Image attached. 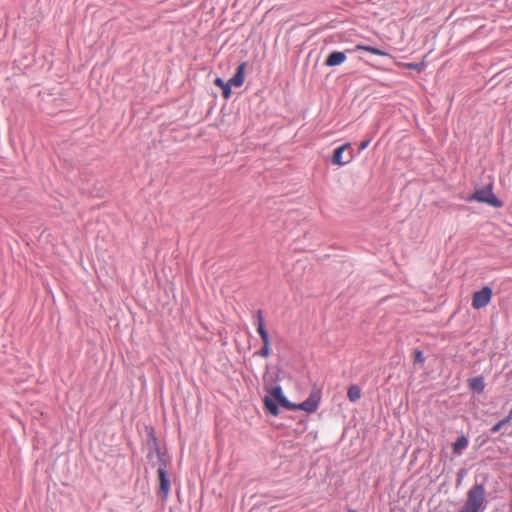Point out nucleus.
Returning <instances> with one entry per match:
<instances>
[{"label":"nucleus","instance_id":"nucleus-24","mask_svg":"<svg viewBox=\"0 0 512 512\" xmlns=\"http://www.w3.org/2000/svg\"><path fill=\"white\" fill-rule=\"evenodd\" d=\"M348 512H358V511L353 510V509H349Z\"/></svg>","mask_w":512,"mask_h":512},{"label":"nucleus","instance_id":"nucleus-1","mask_svg":"<svg viewBox=\"0 0 512 512\" xmlns=\"http://www.w3.org/2000/svg\"><path fill=\"white\" fill-rule=\"evenodd\" d=\"M487 508L484 483H475L466 494L465 502L458 512H484Z\"/></svg>","mask_w":512,"mask_h":512},{"label":"nucleus","instance_id":"nucleus-5","mask_svg":"<svg viewBox=\"0 0 512 512\" xmlns=\"http://www.w3.org/2000/svg\"><path fill=\"white\" fill-rule=\"evenodd\" d=\"M254 317L256 318L257 322V332L260 335L261 340L263 342V347L259 351L255 352V355L266 358L270 355L271 350L269 334L265 328L262 310H257Z\"/></svg>","mask_w":512,"mask_h":512},{"label":"nucleus","instance_id":"nucleus-21","mask_svg":"<svg viewBox=\"0 0 512 512\" xmlns=\"http://www.w3.org/2000/svg\"><path fill=\"white\" fill-rule=\"evenodd\" d=\"M511 420H512V417L510 416V412H509V413H508V415H507L504 419H502V420H500V421H501V423L503 424V426H505V425H506V424H508Z\"/></svg>","mask_w":512,"mask_h":512},{"label":"nucleus","instance_id":"nucleus-10","mask_svg":"<svg viewBox=\"0 0 512 512\" xmlns=\"http://www.w3.org/2000/svg\"><path fill=\"white\" fill-rule=\"evenodd\" d=\"M469 389L474 392L481 394L485 389V381L483 376H476L468 380Z\"/></svg>","mask_w":512,"mask_h":512},{"label":"nucleus","instance_id":"nucleus-6","mask_svg":"<svg viewBox=\"0 0 512 512\" xmlns=\"http://www.w3.org/2000/svg\"><path fill=\"white\" fill-rule=\"evenodd\" d=\"M492 289L489 286H484L481 290L474 292L472 296V307L474 309H481L486 307L492 299Z\"/></svg>","mask_w":512,"mask_h":512},{"label":"nucleus","instance_id":"nucleus-22","mask_svg":"<svg viewBox=\"0 0 512 512\" xmlns=\"http://www.w3.org/2000/svg\"><path fill=\"white\" fill-rule=\"evenodd\" d=\"M226 84H227V85H229L230 87H232V86L240 87V86L237 84V82H235V81L233 80V78H232V77H231V78L226 82Z\"/></svg>","mask_w":512,"mask_h":512},{"label":"nucleus","instance_id":"nucleus-12","mask_svg":"<svg viewBox=\"0 0 512 512\" xmlns=\"http://www.w3.org/2000/svg\"><path fill=\"white\" fill-rule=\"evenodd\" d=\"M355 50H364L375 55L391 57L390 54L385 52L384 50L369 45L358 44L355 46Z\"/></svg>","mask_w":512,"mask_h":512},{"label":"nucleus","instance_id":"nucleus-20","mask_svg":"<svg viewBox=\"0 0 512 512\" xmlns=\"http://www.w3.org/2000/svg\"><path fill=\"white\" fill-rule=\"evenodd\" d=\"M369 143H370L369 139L362 141L359 145V151L366 149L368 147Z\"/></svg>","mask_w":512,"mask_h":512},{"label":"nucleus","instance_id":"nucleus-16","mask_svg":"<svg viewBox=\"0 0 512 512\" xmlns=\"http://www.w3.org/2000/svg\"><path fill=\"white\" fill-rule=\"evenodd\" d=\"M466 473H467V471L464 468H461V469L458 470V472H457V479H456L457 486L461 484V482H462L464 476L466 475Z\"/></svg>","mask_w":512,"mask_h":512},{"label":"nucleus","instance_id":"nucleus-17","mask_svg":"<svg viewBox=\"0 0 512 512\" xmlns=\"http://www.w3.org/2000/svg\"><path fill=\"white\" fill-rule=\"evenodd\" d=\"M222 95L225 99H229L232 95L231 87L227 84L222 88Z\"/></svg>","mask_w":512,"mask_h":512},{"label":"nucleus","instance_id":"nucleus-2","mask_svg":"<svg viewBox=\"0 0 512 512\" xmlns=\"http://www.w3.org/2000/svg\"><path fill=\"white\" fill-rule=\"evenodd\" d=\"M266 391L270 396H265L263 399L265 409L273 416L279 415V406L287 410H296V404L290 402L283 394L281 386L266 387Z\"/></svg>","mask_w":512,"mask_h":512},{"label":"nucleus","instance_id":"nucleus-3","mask_svg":"<svg viewBox=\"0 0 512 512\" xmlns=\"http://www.w3.org/2000/svg\"><path fill=\"white\" fill-rule=\"evenodd\" d=\"M153 445L155 453L157 454L159 460V467L157 470L158 479H159V490L158 495L165 500L170 491V480L167 474V461L164 458V454L161 452V449L157 443L156 437L152 436Z\"/></svg>","mask_w":512,"mask_h":512},{"label":"nucleus","instance_id":"nucleus-19","mask_svg":"<svg viewBox=\"0 0 512 512\" xmlns=\"http://www.w3.org/2000/svg\"><path fill=\"white\" fill-rule=\"evenodd\" d=\"M214 84L217 86V87H220L221 89L225 86L226 82L220 78V77H217L215 80H214Z\"/></svg>","mask_w":512,"mask_h":512},{"label":"nucleus","instance_id":"nucleus-4","mask_svg":"<svg viewBox=\"0 0 512 512\" xmlns=\"http://www.w3.org/2000/svg\"><path fill=\"white\" fill-rule=\"evenodd\" d=\"M466 200L469 202L476 201L485 203L494 208H501L503 206V202L493 193L492 184H488L481 189H476Z\"/></svg>","mask_w":512,"mask_h":512},{"label":"nucleus","instance_id":"nucleus-23","mask_svg":"<svg viewBox=\"0 0 512 512\" xmlns=\"http://www.w3.org/2000/svg\"><path fill=\"white\" fill-rule=\"evenodd\" d=\"M417 67H418V65H416V64H410L409 65V68H412V69H416Z\"/></svg>","mask_w":512,"mask_h":512},{"label":"nucleus","instance_id":"nucleus-14","mask_svg":"<svg viewBox=\"0 0 512 512\" xmlns=\"http://www.w3.org/2000/svg\"><path fill=\"white\" fill-rule=\"evenodd\" d=\"M347 397L351 402H357L361 398L360 387L356 384L350 385L347 391Z\"/></svg>","mask_w":512,"mask_h":512},{"label":"nucleus","instance_id":"nucleus-15","mask_svg":"<svg viewBox=\"0 0 512 512\" xmlns=\"http://www.w3.org/2000/svg\"><path fill=\"white\" fill-rule=\"evenodd\" d=\"M413 354H414V363L417 364H423L424 361H425V357L423 355V352L419 349H415L413 351Z\"/></svg>","mask_w":512,"mask_h":512},{"label":"nucleus","instance_id":"nucleus-8","mask_svg":"<svg viewBox=\"0 0 512 512\" xmlns=\"http://www.w3.org/2000/svg\"><path fill=\"white\" fill-rule=\"evenodd\" d=\"M320 403V395L318 393L312 392L309 397L300 404H296V410H303L308 413L315 412Z\"/></svg>","mask_w":512,"mask_h":512},{"label":"nucleus","instance_id":"nucleus-13","mask_svg":"<svg viewBox=\"0 0 512 512\" xmlns=\"http://www.w3.org/2000/svg\"><path fill=\"white\" fill-rule=\"evenodd\" d=\"M247 67V62H242L236 69L235 74L233 75V80L237 82L239 86H242L244 83L245 70Z\"/></svg>","mask_w":512,"mask_h":512},{"label":"nucleus","instance_id":"nucleus-9","mask_svg":"<svg viewBox=\"0 0 512 512\" xmlns=\"http://www.w3.org/2000/svg\"><path fill=\"white\" fill-rule=\"evenodd\" d=\"M346 60L345 52L333 51L325 60V65L328 67H334L342 64Z\"/></svg>","mask_w":512,"mask_h":512},{"label":"nucleus","instance_id":"nucleus-11","mask_svg":"<svg viewBox=\"0 0 512 512\" xmlns=\"http://www.w3.org/2000/svg\"><path fill=\"white\" fill-rule=\"evenodd\" d=\"M469 440L465 435H461L453 443L452 449L455 455H461L462 451L468 447Z\"/></svg>","mask_w":512,"mask_h":512},{"label":"nucleus","instance_id":"nucleus-25","mask_svg":"<svg viewBox=\"0 0 512 512\" xmlns=\"http://www.w3.org/2000/svg\"><path fill=\"white\" fill-rule=\"evenodd\" d=\"M509 412H510V416L512 417V409Z\"/></svg>","mask_w":512,"mask_h":512},{"label":"nucleus","instance_id":"nucleus-18","mask_svg":"<svg viewBox=\"0 0 512 512\" xmlns=\"http://www.w3.org/2000/svg\"><path fill=\"white\" fill-rule=\"evenodd\" d=\"M502 427H503V424L501 423V421H499L495 425L492 426L490 431H491L492 434H494V433L499 432Z\"/></svg>","mask_w":512,"mask_h":512},{"label":"nucleus","instance_id":"nucleus-7","mask_svg":"<svg viewBox=\"0 0 512 512\" xmlns=\"http://www.w3.org/2000/svg\"><path fill=\"white\" fill-rule=\"evenodd\" d=\"M348 149L351 150L350 143H346V144H343V145L335 148L333 151L332 158H331L332 164L338 165V166H343L345 164L350 163L353 159L352 153L349 152L344 156L345 151Z\"/></svg>","mask_w":512,"mask_h":512}]
</instances>
